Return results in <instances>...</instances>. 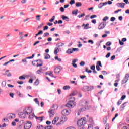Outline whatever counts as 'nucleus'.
Segmentation results:
<instances>
[{"instance_id": "nucleus-1", "label": "nucleus", "mask_w": 129, "mask_h": 129, "mask_svg": "<svg viewBox=\"0 0 129 129\" xmlns=\"http://www.w3.org/2000/svg\"><path fill=\"white\" fill-rule=\"evenodd\" d=\"M26 116H28L29 119H33L35 114L33 113V108L31 107H26L23 110Z\"/></svg>"}, {"instance_id": "nucleus-2", "label": "nucleus", "mask_w": 129, "mask_h": 129, "mask_svg": "<svg viewBox=\"0 0 129 129\" xmlns=\"http://www.w3.org/2000/svg\"><path fill=\"white\" fill-rule=\"evenodd\" d=\"M75 101V98L74 97H71L70 98V101L66 105L67 107L68 108H73L74 106L76 105V102Z\"/></svg>"}, {"instance_id": "nucleus-3", "label": "nucleus", "mask_w": 129, "mask_h": 129, "mask_svg": "<svg viewBox=\"0 0 129 129\" xmlns=\"http://www.w3.org/2000/svg\"><path fill=\"white\" fill-rule=\"evenodd\" d=\"M77 124L79 127H83L86 124L85 118H81L77 121Z\"/></svg>"}, {"instance_id": "nucleus-4", "label": "nucleus", "mask_w": 129, "mask_h": 129, "mask_svg": "<svg viewBox=\"0 0 129 129\" xmlns=\"http://www.w3.org/2000/svg\"><path fill=\"white\" fill-rule=\"evenodd\" d=\"M61 113L62 115L67 116V115H69V114L71 113V110H70V109H64L62 110Z\"/></svg>"}, {"instance_id": "nucleus-5", "label": "nucleus", "mask_w": 129, "mask_h": 129, "mask_svg": "<svg viewBox=\"0 0 129 129\" xmlns=\"http://www.w3.org/2000/svg\"><path fill=\"white\" fill-rule=\"evenodd\" d=\"M129 79V73H127L125 74L124 78L122 80V84H125L127 81H128Z\"/></svg>"}, {"instance_id": "nucleus-6", "label": "nucleus", "mask_w": 129, "mask_h": 129, "mask_svg": "<svg viewBox=\"0 0 129 129\" xmlns=\"http://www.w3.org/2000/svg\"><path fill=\"white\" fill-rule=\"evenodd\" d=\"M106 26V23L103 22H101V24L98 26V30H102V29H104L105 26Z\"/></svg>"}, {"instance_id": "nucleus-7", "label": "nucleus", "mask_w": 129, "mask_h": 129, "mask_svg": "<svg viewBox=\"0 0 129 129\" xmlns=\"http://www.w3.org/2000/svg\"><path fill=\"white\" fill-rule=\"evenodd\" d=\"M85 111V108H84L79 109V110H76L75 111V114H76L77 113V115L79 116L80 115V113H81L82 111Z\"/></svg>"}, {"instance_id": "nucleus-8", "label": "nucleus", "mask_w": 129, "mask_h": 129, "mask_svg": "<svg viewBox=\"0 0 129 129\" xmlns=\"http://www.w3.org/2000/svg\"><path fill=\"white\" fill-rule=\"evenodd\" d=\"M32 126V123L30 121L27 122L24 125L25 129H30Z\"/></svg>"}, {"instance_id": "nucleus-9", "label": "nucleus", "mask_w": 129, "mask_h": 129, "mask_svg": "<svg viewBox=\"0 0 129 129\" xmlns=\"http://www.w3.org/2000/svg\"><path fill=\"white\" fill-rule=\"evenodd\" d=\"M34 62H37V67H40L43 66V61L41 59H38L34 61Z\"/></svg>"}, {"instance_id": "nucleus-10", "label": "nucleus", "mask_w": 129, "mask_h": 129, "mask_svg": "<svg viewBox=\"0 0 129 129\" xmlns=\"http://www.w3.org/2000/svg\"><path fill=\"white\" fill-rule=\"evenodd\" d=\"M7 117L9 119H14L16 117V115L13 113H9L7 115Z\"/></svg>"}, {"instance_id": "nucleus-11", "label": "nucleus", "mask_w": 129, "mask_h": 129, "mask_svg": "<svg viewBox=\"0 0 129 129\" xmlns=\"http://www.w3.org/2000/svg\"><path fill=\"white\" fill-rule=\"evenodd\" d=\"M78 61L77 59H74L72 60V65L74 68H77V64L75 63Z\"/></svg>"}, {"instance_id": "nucleus-12", "label": "nucleus", "mask_w": 129, "mask_h": 129, "mask_svg": "<svg viewBox=\"0 0 129 129\" xmlns=\"http://www.w3.org/2000/svg\"><path fill=\"white\" fill-rule=\"evenodd\" d=\"M59 120V117H55L52 121V124L57 125V122Z\"/></svg>"}, {"instance_id": "nucleus-13", "label": "nucleus", "mask_w": 129, "mask_h": 129, "mask_svg": "<svg viewBox=\"0 0 129 129\" xmlns=\"http://www.w3.org/2000/svg\"><path fill=\"white\" fill-rule=\"evenodd\" d=\"M48 112L49 113L50 117H53V116H54V115L55 114V111L54 109L49 110Z\"/></svg>"}, {"instance_id": "nucleus-14", "label": "nucleus", "mask_w": 129, "mask_h": 129, "mask_svg": "<svg viewBox=\"0 0 129 129\" xmlns=\"http://www.w3.org/2000/svg\"><path fill=\"white\" fill-rule=\"evenodd\" d=\"M26 116H27V115L26 114H25V112H24V111H23V113H19V117L20 118L24 119V118H25Z\"/></svg>"}, {"instance_id": "nucleus-15", "label": "nucleus", "mask_w": 129, "mask_h": 129, "mask_svg": "<svg viewBox=\"0 0 129 129\" xmlns=\"http://www.w3.org/2000/svg\"><path fill=\"white\" fill-rule=\"evenodd\" d=\"M82 90L83 91H89V90H90V87L88 86H84L82 88Z\"/></svg>"}, {"instance_id": "nucleus-16", "label": "nucleus", "mask_w": 129, "mask_h": 129, "mask_svg": "<svg viewBox=\"0 0 129 129\" xmlns=\"http://www.w3.org/2000/svg\"><path fill=\"white\" fill-rule=\"evenodd\" d=\"M34 117H35L36 119V120H38V121H40V122H42L43 121V119L44 118V116L41 117H37L35 115H34Z\"/></svg>"}, {"instance_id": "nucleus-17", "label": "nucleus", "mask_w": 129, "mask_h": 129, "mask_svg": "<svg viewBox=\"0 0 129 129\" xmlns=\"http://www.w3.org/2000/svg\"><path fill=\"white\" fill-rule=\"evenodd\" d=\"M26 77H30L31 79H36L37 78V77H36V75H34L33 74H31L29 75V76H26Z\"/></svg>"}, {"instance_id": "nucleus-18", "label": "nucleus", "mask_w": 129, "mask_h": 129, "mask_svg": "<svg viewBox=\"0 0 129 129\" xmlns=\"http://www.w3.org/2000/svg\"><path fill=\"white\" fill-rule=\"evenodd\" d=\"M117 7H120V8H124V6H125V4L123 3H117Z\"/></svg>"}, {"instance_id": "nucleus-19", "label": "nucleus", "mask_w": 129, "mask_h": 129, "mask_svg": "<svg viewBox=\"0 0 129 129\" xmlns=\"http://www.w3.org/2000/svg\"><path fill=\"white\" fill-rule=\"evenodd\" d=\"M61 71V69L59 67H56L54 69V73H60Z\"/></svg>"}, {"instance_id": "nucleus-20", "label": "nucleus", "mask_w": 129, "mask_h": 129, "mask_svg": "<svg viewBox=\"0 0 129 129\" xmlns=\"http://www.w3.org/2000/svg\"><path fill=\"white\" fill-rule=\"evenodd\" d=\"M66 54H69L70 55V54H72L73 53V50H72V49L69 48L66 52Z\"/></svg>"}, {"instance_id": "nucleus-21", "label": "nucleus", "mask_w": 129, "mask_h": 129, "mask_svg": "<svg viewBox=\"0 0 129 129\" xmlns=\"http://www.w3.org/2000/svg\"><path fill=\"white\" fill-rule=\"evenodd\" d=\"M60 120L62 121L63 123H65V122L67 121V117L63 116L61 118Z\"/></svg>"}, {"instance_id": "nucleus-22", "label": "nucleus", "mask_w": 129, "mask_h": 129, "mask_svg": "<svg viewBox=\"0 0 129 129\" xmlns=\"http://www.w3.org/2000/svg\"><path fill=\"white\" fill-rule=\"evenodd\" d=\"M77 94V91H73L70 94V96H75Z\"/></svg>"}, {"instance_id": "nucleus-23", "label": "nucleus", "mask_w": 129, "mask_h": 129, "mask_svg": "<svg viewBox=\"0 0 129 129\" xmlns=\"http://www.w3.org/2000/svg\"><path fill=\"white\" fill-rule=\"evenodd\" d=\"M7 85V81H3L1 83L2 87H5Z\"/></svg>"}, {"instance_id": "nucleus-24", "label": "nucleus", "mask_w": 129, "mask_h": 129, "mask_svg": "<svg viewBox=\"0 0 129 129\" xmlns=\"http://www.w3.org/2000/svg\"><path fill=\"white\" fill-rule=\"evenodd\" d=\"M60 50H59V48L58 47H56L54 49V54L55 55H57L58 54V53H59V51Z\"/></svg>"}, {"instance_id": "nucleus-25", "label": "nucleus", "mask_w": 129, "mask_h": 129, "mask_svg": "<svg viewBox=\"0 0 129 129\" xmlns=\"http://www.w3.org/2000/svg\"><path fill=\"white\" fill-rule=\"evenodd\" d=\"M63 123H64L63 121L60 120L59 122L56 123V126H61V125H62Z\"/></svg>"}, {"instance_id": "nucleus-26", "label": "nucleus", "mask_w": 129, "mask_h": 129, "mask_svg": "<svg viewBox=\"0 0 129 129\" xmlns=\"http://www.w3.org/2000/svg\"><path fill=\"white\" fill-rule=\"evenodd\" d=\"M63 90H69V89H70V86L68 85L64 86L63 87Z\"/></svg>"}, {"instance_id": "nucleus-27", "label": "nucleus", "mask_w": 129, "mask_h": 129, "mask_svg": "<svg viewBox=\"0 0 129 129\" xmlns=\"http://www.w3.org/2000/svg\"><path fill=\"white\" fill-rule=\"evenodd\" d=\"M62 20H66V21H69V18H68V17L64 15L62 16Z\"/></svg>"}, {"instance_id": "nucleus-28", "label": "nucleus", "mask_w": 129, "mask_h": 129, "mask_svg": "<svg viewBox=\"0 0 129 129\" xmlns=\"http://www.w3.org/2000/svg\"><path fill=\"white\" fill-rule=\"evenodd\" d=\"M45 127H44V126L43 125H38L36 126V129H44Z\"/></svg>"}, {"instance_id": "nucleus-29", "label": "nucleus", "mask_w": 129, "mask_h": 129, "mask_svg": "<svg viewBox=\"0 0 129 129\" xmlns=\"http://www.w3.org/2000/svg\"><path fill=\"white\" fill-rule=\"evenodd\" d=\"M39 84H40V81H39V79H37L34 83V85L37 86V85H39Z\"/></svg>"}, {"instance_id": "nucleus-30", "label": "nucleus", "mask_w": 129, "mask_h": 129, "mask_svg": "<svg viewBox=\"0 0 129 129\" xmlns=\"http://www.w3.org/2000/svg\"><path fill=\"white\" fill-rule=\"evenodd\" d=\"M78 13V10L76 9L75 10L73 11L72 12V14L73 15H75V16H76V15H77Z\"/></svg>"}, {"instance_id": "nucleus-31", "label": "nucleus", "mask_w": 129, "mask_h": 129, "mask_svg": "<svg viewBox=\"0 0 129 129\" xmlns=\"http://www.w3.org/2000/svg\"><path fill=\"white\" fill-rule=\"evenodd\" d=\"M19 79L20 80H25V79H26V77L25 75L21 76L19 77Z\"/></svg>"}, {"instance_id": "nucleus-32", "label": "nucleus", "mask_w": 129, "mask_h": 129, "mask_svg": "<svg viewBox=\"0 0 129 129\" xmlns=\"http://www.w3.org/2000/svg\"><path fill=\"white\" fill-rule=\"evenodd\" d=\"M56 46H58V48H60V47H63V46H64V43L60 42L58 43V44L56 45Z\"/></svg>"}, {"instance_id": "nucleus-33", "label": "nucleus", "mask_w": 129, "mask_h": 129, "mask_svg": "<svg viewBox=\"0 0 129 129\" xmlns=\"http://www.w3.org/2000/svg\"><path fill=\"white\" fill-rule=\"evenodd\" d=\"M82 6V4L81 2H76V7H81Z\"/></svg>"}, {"instance_id": "nucleus-34", "label": "nucleus", "mask_w": 129, "mask_h": 129, "mask_svg": "<svg viewBox=\"0 0 129 129\" xmlns=\"http://www.w3.org/2000/svg\"><path fill=\"white\" fill-rule=\"evenodd\" d=\"M89 26V23H87V24H86L85 25V27H84V29L85 30H87V29H90V27H88Z\"/></svg>"}, {"instance_id": "nucleus-35", "label": "nucleus", "mask_w": 129, "mask_h": 129, "mask_svg": "<svg viewBox=\"0 0 129 129\" xmlns=\"http://www.w3.org/2000/svg\"><path fill=\"white\" fill-rule=\"evenodd\" d=\"M120 77V74H118L116 75L117 78H118V80H116L115 81V82H118L119 81V77Z\"/></svg>"}, {"instance_id": "nucleus-36", "label": "nucleus", "mask_w": 129, "mask_h": 129, "mask_svg": "<svg viewBox=\"0 0 129 129\" xmlns=\"http://www.w3.org/2000/svg\"><path fill=\"white\" fill-rule=\"evenodd\" d=\"M35 18L36 19V21H40V20H41V15H37L36 16Z\"/></svg>"}, {"instance_id": "nucleus-37", "label": "nucleus", "mask_w": 129, "mask_h": 129, "mask_svg": "<svg viewBox=\"0 0 129 129\" xmlns=\"http://www.w3.org/2000/svg\"><path fill=\"white\" fill-rule=\"evenodd\" d=\"M96 66H99L100 67H102V64H101V61H97Z\"/></svg>"}, {"instance_id": "nucleus-38", "label": "nucleus", "mask_w": 129, "mask_h": 129, "mask_svg": "<svg viewBox=\"0 0 129 129\" xmlns=\"http://www.w3.org/2000/svg\"><path fill=\"white\" fill-rule=\"evenodd\" d=\"M102 7H103V4L102 2H101L98 6V9H102Z\"/></svg>"}, {"instance_id": "nucleus-39", "label": "nucleus", "mask_w": 129, "mask_h": 129, "mask_svg": "<svg viewBox=\"0 0 129 129\" xmlns=\"http://www.w3.org/2000/svg\"><path fill=\"white\" fill-rule=\"evenodd\" d=\"M109 19V17H108V16H105L102 19V21H103V22H105L106 21H107V20H108Z\"/></svg>"}, {"instance_id": "nucleus-40", "label": "nucleus", "mask_w": 129, "mask_h": 129, "mask_svg": "<svg viewBox=\"0 0 129 129\" xmlns=\"http://www.w3.org/2000/svg\"><path fill=\"white\" fill-rule=\"evenodd\" d=\"M3 122H9V118H4L2 120Z\"/></svg>"}, {"instance_id": "nucleus-41", "label": "nucleus", "mask_w": 129, "mask_h": 129, "mask_svg": "<svg viewBox=\"0 0 129 129\" xmlns=\"http://www.w3.org/2000/svg\"><path fill=\"white\" fill-rule=\"evenodd\" d=\"M126 102H125V103H124L122 105H121V110H123V109H124V107H125V104H126Z\"/></svg>"}, {"instance_id": "nucleus-42", "label": "nucleus", "mask_w": 129, "mask_h": 129, "mask_svg": "<svg viewBox=\"0 0 129 129\" xmlns=\"http://www.w3.org/2000/svg\"><path fill=\"white\" fill-rule=\"evenodd\" d=\"M55 60H57L58 62H62V59L58 58V56L55 57Z\"/></svg>"}, {"instance_id": "nucleus-43", "label": "nucleus", "mask_w": 129, "mask_h": 129, "mask_svg": "<svg viewBox=\"0 0 129 129\" xmlns=\"http://www.w3.org/2000/svg\"><path fill=\"white\" fill-rule=\"evenodd\" d=\"M50 55H49L48 54H46L45 55V56L44 57V59H45V60H47L48 59H50Z\"/></svg>"}, {"instance_id": "nucleus-44", "label": "nucleus", "mask_w": 129, "mask_h": 129, "mask_svg": "<svg viewBox=\"0 0 129 129\" xmlns=\"http://www.w3.org/2000/svg\"><path fill=\"white\" fill-rule=\"evenodd\" d=\"M85 72H87V73H91V72H92V70H90L88 71V68H86V69H85Z\"/></svg>"}, {"instance_id": "nucleus-45", "label": "nucleus", "mask_w": 129, "mask_h": 129, "mask_svg": "<svg viewBox=\"0 0 129 129\" xmlns=\"http://www.w3.org/2000/svg\"><path fill=\"white\" fill-rule=\"evenodd\" d=\"M59 10L60 12H61V13H64V12H65V9H64V8H63V7H61Z\"/></svg>"}, {"instance_id": "nucleus-46", "label": "nucleus", "mask_w": 129, "mask_h": 129, "mask_svg": "<svg viewBox=\"0 0 129 129\" xmlns=\"http://www.w3.org/2000/svg\"><path fill=\"white\" fill-rule=\"evenodd\" d=\"M72 50H73V53L74 52H78V51H79V49L78 48H73L72 49Z\"/></svg>"}, {"instance_id": "nucleus-47", "label": "nucleus", "mask_w": 129, "mask_h": 129, "mask_svg": "<svg viewBox=\"0 0 129 129\" xmlns=\"http://www.w3.org/2000/svg\"><path fill=\"white\" fill-rule=\"evenodd\" d=\"M49 35H50V34L48 32H46L43 34V37H48V36H49Z\"/></svg>"}, {"instance_id": "nucleus-48", "label": "nucleus", "mask_w": 129, "mask_h": 129, "mask_svg": "<svg viewBox=\"0 0 129 129\" xmlns=\"http://www.w3.org/2000/svg\"><path fill=\"white\" fill-rule=\"evenodd\" d=\"M70 5H74V4H75V1L74 0H71L69 2Z\"/></svg>"}, {"instance_id": "nucleus-49", "label": "nucleus", "mask_w": 129, "mask_h": 129, "mask_svg": "<svg viewBox=\"0 0 129 129\" xmlns=\"http://www.w3.org/2000/svg\"><path fill=\"white\" fill-rule=\"evenodd\" d=\"M88 43H90V44H91V45H93L94 44V42L93 41V40H89L88 41Z\"/></svg>"}, {"instance_id": "nucleus-50", "label": "nucleus", "mask_w": 129, "mask_h": 129, "mask_svg": "<svg viewBox=\"0 0 129 129\" xmlns=\"http://www.w3.org/2000/svg\"><path fill=\"white\" fill-rule=\"evenodd\" d=\"M84 16H85V14L83 13L82 14L78 15V17L80 18H82L83 17H84Z\"/></svg>"}, {"instance_id": "nucleus-51", "label": "nucleus", "mask_w": 129, "mask_h": 129, "mask_svg": "<svg viewBox=\"0 0 129 129\" xmlns=\"http://www.w3.org/2000/svg\"><path fill=\"white\" fill-rule=\"evenodd\" d=\"M121 102H122V101L121 100H119L117 103V105H120L121 104Z\"/></svg>"}, {"instance_id": "nucleus-52", "label": "nucleus", "mask_w": 129, "mask_h": 129, "mask_svg": "<svg viewBox=\"0 0 129 129\" xmlns=\"http://www.w3.org/2000/svg\"><path fill=\"white\" fill-rule=\"evenodd\" d=\"M52 126L49 125V126H46L44 127V129H52Z\"/></svg>"}, {"instance_id": "nucleus-53", "label": "nucleus", "mask_w": 129, "mask_h": 129, "mask_svg": "<svg viewBox=\"0 0 129 129\" xmlns=\"http://www.w3.org/2000/svg\"><path fill=\"white\" fill-rule=\"evenodd\" d=\"M80 66H84L85 65V62L84 61H81L80 63Z\"/></svg>"}, {"instance_id": "nucleus-54", "label": "nucleus", "mask_w": 129, "mask_h": 129, "mask_svg": "<svg viewBox=\"0 0 129 129\" xmlns=\"http://www.w3.org/2000/svg\"><path fill=\"white\" fill-rule=\"evenodd\" d=\"M115 20H116V18L114 17H112L110 19L111 22H114L115 21Z\"/></svg>"}, {"instance_id": "nucleus-55", "label": "nucleus", "mask_w": 129, "mask_h": 129, "mask_svg": "<svg viewBox=\"0 0 129 129\" xmlns=\"http://www.w3.org/2000/svg\"><path fill=\"white\" fill-rule=\"evenodd\" d=\"M34 57H35L34 54H32V56L26 57V59H33V58H34Z\"/></svg>"}, {"instance_id": "nucleus-56", "label": "nucleus", "mask_w": 129, "mask_h": 129, "mask_svg": "<svg viewBox=\"0 0 129 129\" xmlns=\"http://www.w3.org/2000/svg\"><path fill=\"white\" fill-rule=\"evenodd\" d=\"M55 20V16H53L52 18L49 20V22H53Z\"/></svg>"}, {"instance_id": "nucleus-57", "label": "nucleus", "mask_w": 129, "mask_h": 129, "mask_svg": "<svg viewBox=\"0 0 129 129\" xmlns=\"http://www.w3.org/2000/svg\"><path fill=\"white\" fill-rule=\"evenodd\" d=\"M96 68L97 71H100V70H101V69L98 66H96Z\"/></svg>"}, {"instance_id": "nucleus-58", "label": "nucleus", "mask_w": 129, "mask_h": 129, "mask_svg": "<svg viewBox=\"0 0 129 129\" xmlns=\"http://www.w3.org/2000/svg\"><path fill=\"white\" fill-rule=\"evenodd\" d=\"M126 97V96L125 95L122 96V97H121V100H124V99H125Z\"/></svg>"}, {"instance_id": "nucleus-59", "label": "nucleus", "mask_w": 129, "mask_h": 129, "mask_svg": "<svg viewBox=\"0 0 129 129\" xmlns=\"http://www.w3.org/2000/svg\"><path fill=\"white\" fill-rule=\"evenodd\" d=\"M111 45V42L110 41H108L106 43V46H110Z\"/></svg>"}, {"instance_id": "nucleus-60", "label": "nucleus", "mask_w": 129, "mask_h": 129, "mask_svg": "<svg viewBox=\"0 0 129 129\" xmlns=\"http://www.w3.org/2000/svg\"><path fill=\"white\" fill-rule=\"evenodd\" d=\"M91 70H95V65H92L91 67Z\"/></svg>"}, {"instance_id": "nucleus-61", "label": "nucleus", "mask_w": 129, "mask_h": 129, "mask_svg": "<svg viewBox=\"0 0 129 129\" xmlns=\"http://www.w3.org/2000/svg\"><path fill=\"white\" fill-rule=\"evenodd\" d=\"M34 101L37 103V104H39V101H38L37 98L34 99Z\"/></svg>"}, {"instance_id": "nucleus-62", "label": "nucleus", "mask_w": 129, "mask_h": 129, "mask_svg": "<svg viewBox=\"0 0 129 129\" xmlns=\"http://www.w3.org/2000/svg\"><path fill=\"white\" fill-rule=\"evenodd\" d=\"M37 74H41V73H42V71L41 70H37L36 72Z\"/></svg>"}, {"instance_id": "nucleus-63", "label": "nucleus", "mask_w": 129, "mask_h": 129, "mask_svg": "<svg viewBox=\"0 0 129 129\" xmlns=\"http://www.w3.org/2000/svg\"><path fill=\"white\" fill-rule=\"evenodd\" d=\"M109 124H107L106 125H105V129H109Z\"/></svg>"}, {"instance_id": "nucleus-64", "label": "nucleus", "mask_w": 129, "mask_h": 129, "mask_svg": "<svg viewBox=\"0 0 129 129\" xmlns=\"http://www.w3.org/2000/svg\"><path fill=\"white\" fill-rule=\"evenodd\" d=\"M96 17H97L96 15H93L90 17V19H94V18H96Z\"/></svg>"}]
</instances>
